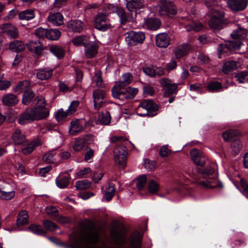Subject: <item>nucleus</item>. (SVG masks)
<instances>
[{
    "label": "nucleus",
    "mask_w": 248,
    "mask_h": 248,
    "mask_svg": "<svg viewBox=\"0 0 248 248\" xmlns=\"http://www.w3.org/2000/svg\"><path fill=\"white\" fill-rule=\"evenodd\" d=\"M84 141L82 139L77 138L74 142L73 148L76 152L80 151L84 147Z\"/></svg>",
    "instance_id": "49"
},
{
    "label": "nucleus",
    "mask_w": 248,
    "mask_h": 248,
    "mask_svg": "<svg viewBox=\"0 0 248 248\" xmlns=\"http://www.w3.org/2000/svg\"><path fill=\"white\" fill-rule=\"evenodd\" d=\"M79 101L77 100H74L71 103L70 106H69L67 109V110H68L71 115H72L76 112L77 108L79 106Z\"/></svg>",
    "instance_id": "60"
},
{
    "label": "nucleus",
    "mask_w": 248,
    "mask_h": 248,
    "mask_svg": "<svg viewBox=\"0 0 248 248\" xmlns=\"http://www.w3.org/2000/svg\"><path fill=\"white\" fill-rule=\"evenodd\" d=\"M237 67V62L235 61H231L226 62L222 67V71L227 74L230 72L235 70Z\"/></svg>",
    "instance_id": "36"
},
{
    "label": "nucleus",
    "mask_w": 248,
    "mask_h": 248,
    "mask_svg": "<svg viewBox=\"0 0 248 248\" xmlns=\"http://www.w3.org/2000/svg\"><path fill=\"white\" fill-rule=\"evenodd\" d=\"M12 139L15 144L20 145L24 143L26 139L24 134L21 133L20 130L16 129L12 135Z\"/></svg>",
    "instance_id": "23"
},
{
    "label": "nucleus",
    "mask_w": 248,
    "mask_h": 248,
    "mask_svg": "<svg viewBox=\"0 0 248 248\" xmlns=\"http://www.w3.org/2000/svg\"><path fill=\"white\" fill-rule=\"evenodd\" d=\"M156 44L160 47H166L170 44V38L166 33L158 34L156 36Z\"/></svg>",
    "instance_id": "21"
},
{
    "label": "nucleus",
    "mask_w": 248,
    "mask_h": 248,
    "mask_svg": "<svg viewBox=\"0 0 248 248\" xmlns=\"http://www.w3.org/2000/svg\"><path fill=\"white\" fill-rule=\"evenodd\" d=\"M248 76V71L245 70L240 72L236 75V78L240 83H243L245 78Z\"/></svg>",
    "instance_id": "64"
},
{
    "label": "nucleus",
    "mask_w": 248,
    "mask_h": 248,
    "mask_svg": "<svg viewBox=\"0 0 248 248\" xmlns=\"http://www.w3.org/2000/svg\"><path fill=\"white\" fill-rule=\"evenodd\" d=\"M211 17L209 21V25L211 28L214 30H221L225 25L224 17V12L219 11L218 9H215V12L213 11L210 13Z\"/></svg>",
    "instance_id": "8"
},
{
    "label": "nucleus",
    "mask_w": 248,
    "mask_h": 248,
    "mask_svg": "<svg viewBox=\"0 0 248 248\" xmlns=\"http://www.w3.org/2000/svg\"><path fill=\"white\" fill-rule=\"evenodd\" d=\"M122 89L112 88V96L123 102L133 99L138 92L137 88L128 87L124 91H120Z\"/></svg>",
    "instance_id": "7"
},
{
    "label": "nucleus",
    "mask_w": 248,
    "mask_h": 248,
    "mask_svg": "<svg viewBox=\"0 0 248 248\" xmlns=\"http://www.w3.org/2000/svg\"><path fill=\"white\" fill-rule=\"evenodd\" d=\"M47 30L43 28H39L35 31V34L39 38H46Z\"/></svg>",
    "instance_id": "62"
},
{
    "label": "nucleus",
    "mask_w": 248,
    "mask_h": 248,
    "mask_svg": "<svg viewBox=\"0 0 248 248\" xmlns=\"http://www.w3.org/2000/svg\"><path fill=\"white\" fill-rule=\"evenodd\" d=\"M159 186L158 184L154 180L149 181L148 185V191L151 194H155L158 191Z\"/></svg>",
    "instance_id": "47"
},
{
    "label": "nucleus",
    "mask_w": 248,
    "mask_h": 248,
    "mask_svg": "<svg viewBox=\"0 0 248 248\" xmlns=\"http://www.w3.org/2000/svg\"><path fill=\"white\" fill-rule=\"evenodd\" d=\"M161 25L159 19L157 18H149L145 20L144 26L147 29L152 30L158 29Z\"/></svg>",
    "instance_id": "28"
},
{
    "label": "nucleus",
    "mask_w": 248,
    "mask_h": 248,
    "mask_svg": "<svg viewBox=\"0 0 248 248\" xmlns=\"http://www.w3.org/2000/svg\"><path fill=\"white\" fill-rule=\"evenodd\" d=\"M127 153L126 147L123 145H117L113 150L114 161L121 168L125 166Z\"/></svg>",
    "instance_id": "9"
},
{
    "label": "nucleus",
    "mask_w": 248,
    "mask_h": 248,
    "mask_svg": "<svg viewBox=\"0 0 248 248\" xmlns=\"http://www.w3.org/2000/svg\"><path fill=\"white\" fill-rule=\"evenodd\" d=\"M125 229L123 225L112 230L109 240L102 238L101 228L90 225L77 236L70 240V248H110L108 241L118 246V248H140L141 237L138 232L132 234L126 241Z\"/></svg>",
    "instance_id": "1"
},
{
    "label": "nucleus",
    "mask_w": 248,
    "mask_h": 248,
    "mask_svg": "<svg viewBox=\"0 0 248 248\" xmlns=\"http://www.w3.org/2000/svg\"><path fill=\"white\" fill-rule=\"evenodd\" d=\"M239 134L237 130L229 129L223 132L222 136L225 140H228L232 137L238 136Z\"/></svg>",
    "instance_id": "46"
},
{
    "label": "nucleus",
    "mask_w": 248,
    "mask_h": 248,
    "mask_svg": "<svg viewBox=\"0 0 248 248\" xmlns=\"http://www.w3.org/2000/svg\"><path fill=\"white\" fill-rule=\"evenodd\" d=\"M69 179L67 177H64L62 178L58 177L56 179V183L58 187L61 188H64L67 186Z\"/></svg>",
    "instance_id": "51"
},
{
    "label": "nucleus",
    "mask_w": 248,
    "mask_h": 248,
    "mask_svg": "<svg viewBox=\"0 0 248 248\" xmlns=\"http://www.w3.org/2000/svg\"><path fill=\"white\" fill-rule=\"evenodd\" d=\"M246 34L247 31L241 28H239L236 30L234 31L231 35L232 38L236 40L230 41L225 44H219L217 48L218 58L220 59L224 54L239 48L241 44L240 40L245 38Z\"/></svg>",
    "instance_id": "2"
},
{
    "label": "nucleus",
    "mask_w": 248,
    "mask_h": 248,
    "mask_svg": "<svg viewBox=\"0 0 248 248\" xmlns=\"http://www.w3.org/2000/svg\"><path fill=\"white\" fill-rule=\"evenodd\" d=\"M2 32L6 33L13 38H16L18 36V31L14 25L9 23L2 24L0 26Z\"/></svg>",
    "instance_id": "16"
},
{
    "label": "nucleus",
    "mask_w": 248,
    "mask_h": 248,
    "mask_svg": "<svg viewBox=\"0 0 248 248\" xmlns=\"http://www.w3.org/2000/svg\"><path fill=\"white\" fill-rule=\"evenodd\" d=\"M126 0V7L127 9L132 12L136 8L140 9L143 6L142 3L141 2L140 0Z\"/></svg>",
    "instance_id": "31"
},
{
    "label": "nucleus",
    "mask_w": 248,
    "mask_h": 248,
    "mask_svg": "<svg viewBox=\"0 0 248 248\" xmlns=\"http://www.w3.org/2000/svg\"><path fill=\"white\" fill-rule=\"evenodd\" d=\"M34 96V94L31 90H28L25 91L22 96V103L27 105L31 101Z\"/></svg>",
    "instance_id": "41"
},
{
    "label": "nucleus",
    "mask_w": 248,
    "mask_h": 248,
    "mask_svg": "<svg viewBox=\"0 0 248 248\" xmlns=\"http://www.w3.org/2000/svg\"><path fill=\"white\" fill-rule=\"evenodd\" d=\"M53 70L50 68L40 69L37 70V77L40 80H46L51 77Z\"/></svg>",
    "instance_id": "29"
},
{
    "label": "nucleus",
    "mask_w": 248,
    "mask_h": 248,
    "mask_svg": "<svg viewBox=\"0 0 248 248\" xmlns=\"http://www.w3.org/2000/svg\"><path fill=\"white\" fill-rule=\"evenodd\" d=\"M147 181V176L142 175L137 178L136 186L139 190H141L144 186Z\"/></svg>",
    "instance_id": "55"
},
{
    "label": "nucleus",
    "mask_w": 248,
    "mask_h": 248,
    "mask_svg": "<svg viewBox=\"0 0 248 248\" xmlns=\"http://www.w3.org/2000/svg\"><path fill=\"white\" fill-rule=\"evenodd\" d=\"M222 88L221 83L217 81L210 82L207 85V89L209 91L218 92Z\"/></svg>",
    "instance_id": "52"
},
{
    "label": "nucleus",
    "mask_w": 248,
    "mask_h": 248,
    "mask_svg": "<svg viewBox=\"0 0 248 248\" xmlns=\"http://www.w3.org/2000/svg\"><path fill=\"white\" fill-rule=\"evenodd\" d=\"M27 46L30 51L37 54H39L41 52L43 47L41 43L38 41L30 42Z\"/></svg>",
    "instance_id": "30"
},
{
    "label": "nucleus",
    "mask_w": 248,
    "mask_h": 248,
    "mask_svg": "<svg viewBox=\"0 0 248 248\" xmlns=\"http://www.w3.org/2000/svg\"><path fill=\"white\" fill-rule=\"evenodd\" d=\"M84 129L82 124L79 120L72 121L69 129V133L71 135H76Z\"/></svg>",
    "instance_id": "22"
},
{
    "label": "nucleus",
    "mask_w": 248,
    "mask_h": 248,
    "mask_svg": "<svg viewBox=\"0 0 248 248\" xmlns=\"http://www.w3.org/2000/svg\"><path fill=\"white\" fill-rule=\"evenodd\" d=\"M91 173V170L90 168H85L83 170H80L76 173L77 178H80L86 177L90 175Z\"/></svg>",
    "instance_id": "58"
},
{
    "label": "nucleus",
    "mask_w": 248,
    "mask_h": 248,
    "mask_svg": "<svg viewBox=\"0 0 248 248\" xmlns=\"http://www.w3.org/2000/svg\"><path fill=\"white\" fill-rule=\"evenodd\" d=\"M231 149L232 152L235 155L238 154L242 147L241 141L239 139L234 140L231 143Z\"/></svg>",
    "instance_id": "43"
},
{
    "label": "nucleus",
    "mask_w": 248,
    "mask_h": 248,
    "mask_svg": "<svg viewBox=\"0 0 248 248\" xmlns=\"http://www.w3.org/2000/svg\"><path fill=\"white\" fill-rule=\"evenodd\" d=\"M98 121L102 124L108 125L110 123L111 116L109 112L101 113L98 115Z\"/></svg>",
    "instance_id": "38"
},
{
    "label": "nucleus",
    "mask_w": 248,
    "mask_h": 248,
    "mask_svg": "<svg viewBox=\"0 0 248 248\" xmlns=\"http://www.w3.org/2000/svg\"><path fill=\"white\" fill-rule=\"evenodd\" d=\"M160 83L165 90V95H169L174 93L177 88L176 83H172V81L167 78H162L160 80Z\"/></svg>",
    "instance_id": "14"
},
{
    "label": "nucleus",
    "mask_w": 248,
    "mask_h": 248,
    "mask_svg": "<svg viewBox=\"0 0 248 248\" xmlns=\"http://www.w3.org/2000/svg\"><path fill=\"white\" fill-rule=\"evenodd\" d=\"M70 115H71L67 109L64 110L62 108H61L57 111L55 115V118L57 121L60 122Z\"/></svg>",
    "instance_id": "44"
},
{
    "label": "nucleus",
    "mask_w": 248,
    "mask_h": 248,
    "mask_svg": "<svg viewBox=\"0 0 248 248\" xmlns=\"http://www.w3.org/2000/svg\"><path fill=\"white\" fill-rule=\"evenodd\" d=\"M30 85V82L28 80L20 81L16 86L15 91L21 93L24 90H26Z\"/></svg>",
    "instance_id": "50"
},
{
    "label": "nucleus",
    "mask_w": 248,
    "mask_h": 248,
    "mask_svg": "<svg viewBox=\"0 0 248 248\" xmlns=\"http://www.w3.org/2000/svg\"><path fill=\"white\" fill-rule=\"evenodd\" d=\"M216 165L212 164L211 165L207 166L204 169H202L199 170V172L205 179L203 181H201L200 184L205 188H213L218 187H222V184L219 182L216 177L212 176L214 173L215 167Z\"/></svg>",
    "instance_id": "3"
},
{
    "label": "nucleus",
    "mask_w": 248,
    "mask_h": 248,
    "mask_svg": "<svg viewBox=\"0 0 248 248\" xmlns=\"http://www.w3.org/2000/svg\"><path fill=\"white\" fill-rule=\"evenodd\" d=\"M0 191L16 192L15 186L6 182H2L0 185Z\"/></svg>",
    "instance_id": "54"
},
{
    "label": "nucleus",
    "mask_w": 248,
    "mask_h": 248,
    "mask_svg": "<svg viewBox=\"0 0 248 248\" xmlns=\"http://www.w3.org/2000/svg\"><path fill=\"white\" fill-rule=\"evenodd\" d=\"M61 32L56 29L47 30L46 38L52 40H58L61 36Z\"/></svg>",
    "instance_id": "42"
},
{
    "label": "nucleus",
    "mask_w": 248,
    "mask_h": 248,
    "mask_svg": "<svg viewBox=\"0 0 248 248\" xmlns=\"http://www.w3.org/2000/svg\"><path fill=\"white\" fill-rule=\"evenodd\" d=\"M42 141L40 140H37L36 141H33L31 144H30L28 147L24 148L22 150V152L25 155H28L31 153L34 150L35 147H37L40 145H41Z\"/></svg>",
    "instance_id": "39"
},
{
    "label": "nucleus",
    "mask_w": 248,
    "mask_h": 248,
    "mask_svg": "<svg viewBox=\"0 0 248 248\" xmlns=\"http://www.w3.org/2000/svg\"><path fill=\"white\" fill-rule=\"evenodd\" d=\"M16 195V192L0 191V199L5 200H10L13 199Z\"/></svg>",
    "instance_id": "57"
},
{
    "label": "nucleus",
    "mask_w": 248,
    "mask_h": 248,
    "mask_svg": "<svg viewBox=\"0 0 248 248\" xmlns=\"http://www.w3.org/2000/svg\"><path fill=\"white\" fill-rule=\"evenodd\" d=\"M45 227L48 230L54 231L57 228V225L53 222L46 220L44 222Z\"/></svg>",
    "instance_id": "63"
},
{
    "label": "nucleus",
    "mask_w": 248,
    "mask_h": 248,
    "mask_svg": "<svg viewBox=\"0 0 248 248\" xmlns=\"http://www.w3.org/2000/svg\"><path fill=\"white\" fill-rule=\"evenodd\" d=\"M48 20L53 24L56 26H60L63 24V16L59 13L50 14L48 17Z\"/></svg>",
    "instance_id": "26"
},
{
    "label": "nucleus",
    "mask_w": 248,
    "mask_h": 248,
    "mask_svg": "<svg viewBox=\"0 0 248 248\" xmlns=\"http://www.w3.org/2000/svg\"><path fill=\"white\" fill-rule=\"evenodd\" d=\"M154 12L157 16L174 15L176 14V8L173 3L169 0H161L160 5L154 8Z\"/></svg>",
    "instance_id": "5"
},
{
    "label": "nucleus",
    "mask_w": 248,
    "mask_h": 248,
    "mask_svg": "<svg viewBox=\"0 0 248 248\" xmlns=\"http://www.w3.org/2000/svg\"><path fill=\"white\" fill-rule=\"evenodd\" d=\"M132 79V76L130 74H124L121 77L120 80L116 82L115 85L112 88L123 89L130 83Z\"/></svg>",
    "instance_id": "18"
},
{
    "label": "nucleus",
    "mask_w": 248,
    "mask_h": 248,
    "mask_svg": "<svg viewBox=\"0 0 248 248\" xmlns=\"http://www.w3.org/2000/svg\"><path fill=\"white\" fill-rule=\"evenodd\" d=\"M86 151L84 155V160L86 161L91 162V159L94 155V151L89 146L86 147Z\"/></svg>",
    "instance_id": "59"
},
{
    "label": "nucleus",
    "mask_w": 248,
    "mask_h": 248,
    "mask_svg": "<svg viewBox=\"0 0 248 248\" xmlns=\"http://www.w3.org/2000/svg\"><path fill=\"white\" fill-rule=\"evenodd\" d=\"M158 106L151 100H145L141 102L137 108L138 114L143 116L145 115L154 116L155 112L158 110Z\"/></svg>",
    "instance_id": "6"
},
{
    "label": "nucleus",
    "mask_w": 248,
    "mask_h": 248,
    "mask_svg": "<svg viewBox=\"0 0 248 248\" xmlns=\"http://www.w3.org/2000/svg\"><path fill=\"white\" fill-rule=\"evenodd\" d=\"M36 106L31 108L34 121L46 118L49 114L48 109L46 107V103L43 97H38Z\"/></svg>",
    "instance_id": "4"
},
{
    "label": "nucleus",
    "mask_w": 248,
    "mask_h": 248,
    "mask_svg": "<svg viewBox=\"0 0 248 248\" xmlns=\"http://www.w3.org/2000/svg\"><path fill=\"white\" fill-rule=\"evenodd\" d=\"M89 37L86 36H78L72 40L73 44L76 46H86L89 43Z\"/></svg>",
    "instance_id": "35"
},
{
    "label": "nucleus",
    "mask_w": 248,
    "mask_h": 248,
    "mask_svg": "<svg viewBox=\"0 0 248 248\" xmlns=\"http://www.w3.org/2000/svg\"><path fill=\"white\" fill-rule=\"evenodd\" d=\"M28 229L32 233L38 235H44L46 233L45 231L42 229L41 226L36 224L30 225Z\"/></svg>",
    "instance_id": "45"
},
{
    "label": "nucleus",
    "mask_w": 248,
    "mask_h": 248,
    "mask_svg": "<svg viewBox=\"0 0 248 248\" xmlns=\"http://www.w3.org/2000/svg\"><path fill=\"white\" fill-rule=\"evenodd\" d=\"M120 18V21L122 24H125L127 21L132 20V18L127 16L124 9L121 8H118L116 12Z\"/></svg>",
    "instance_id": "37"
},
{
    "label": "nucleus",
    "mask_w": 248,
    "mask_h": 248,
    "mask_svg": "<svg viewBox=\"0 0 248 248\" xmlns=\"http://www.w3.org/2000/svg\"><path fill=\"white\" fill-rule=\"evenodd\" d=\"M127 34L125 40L131 45H135L137 43L142 44L145 38L144 33L142 32L130 31L127 32Z\"/></svg>",
    "instance_id": "11"
},
{
    "label": "nucleus",
    "mask_w": 248,
    "mask_h": 248,
    "mask_svg": "<svg viewBox=\"0 0 248 248\" xmlns=\"http://www.w3.org/2000/svg\"><path fill=\"white\" fill-rule=\"evenodd\" d=\"M204 2L210 13L213 11L215 12V9H218L217 7V2L216 0H204Z\"/></svg>",
    "instance_id": "53"
},
{
    "label": "nucleus",
    "mask_w": 248,
    "mask_h": 248,
    "mask_svg": "<svg viewBox=\"0 0 248 248\" xmlns=\"http://www.w3.org/2000/svg\"><path fill=\"white\" fill-rule=\"evenodd\" d=\"M92 82L93 84H95L97 87L102 88L104 87L105 84L103 81L100 71H98L95 73L94 77L93 78Z\"/></svg>",
    "instance_id": "40"
},
{
    "label": "nucleus",
    "mask_w": 248,
    "mask_h": 248,
    "mask_svg": "<svg viewBox=\"0 0 248 248\" xmlns=\"http://www.w3.org/2000/svg\"><path fill=\"white\" fill-rule=\"evenodd\" d=\"M107 94L102 90H96L93 93V97L94 101V108L98 110L105 103Z\"/></svg>",
    "instance_id": "12"
},
{
    "label": "nucleus",
    "mask_w": 248,
    "mask_h": 248,
    "mask_svg": "<svg viewBox=\"0 0 248 248\" xmlns=\"http://www.w3.org/2000/svg\"><path fill=\"white\" fill-rule=\"evenodd\" d=\"M91 183L87 180H82L76 182V187L78 189L84 190L89 188Z\"/></svg>",
    "instance_id": "48"
},
{
    "label": "nucleus",
    "mask_w": 248,
    "mask_h": 248,
    "mask_svg": "<svg viewBox=\"0 0 248 248\" xmlns=\"http://www.w3.org/2000/svg\"><path fill=\"white\" fill-rule=\"evenodd\" d=\"M50 51L58 58L62 59L64 56V50L63 47L57 45H53L50 47Z\"/></svg>",
    "instance_id": "34"
},
{
    "label": "nucleus",
    "mask_w": 248,
    "mask_h": 248,
    "mask_svg": "<svg viewBox=\"0 0 248 248\" xmlns=\"http://www.w3.org/2000/svg\"><path fill=\"white\" fill-rule=\"evenodd\" d=\"M29 215L26 210L21 211L16 219V225L18 227L23 226L28 224Z\"/></svg>",
    "instance_id": "27"
},
{
    "label": "nucleus",
    "mask_w": 248,
    "mask_h": 248,
    "mask_svg": "<svg viewBox=\"0 0 248 248\" xmlns=\"http://www.w3.org/2000/svg\"><path fill=\"white\" fill-rule=\"evenodd\" d=\"M95 28L101 31H105L112 26L107 16L103 13L97 15L94 19Z\"/></svg>",
    "instance_id": "10"
},
{
    "label": "nucleus",
    "mask_w": 248,
    "mask_h": 248,
    "mask_svg": "<svg viewBox=\"0 0 248 248\" xmlns=\"http://www.w3.org/2000/svg\"><path fill=\"white\" fill-rule=\"evenodd\" d=\"M203 28L202 25L199 22L193 23L186 27L187 31L194 30L198 31L201 30Z\"/></svg>",
    "instance_id": "61"
},
{
    "label": "nucleus",
    "mask_w": 248,
    "mask_h": 248,
    "mask_svg": "<svg viewBox=\"0 0 248 248\" xmlns=\"http://www.w3.org/2000/svg\"><path fill=\"white\" fill-rule=\"evenodd\" d=\"M229 7L234 11H242L246 9L248 5L247 0H228Z\"/></svg>",
    "instance_id": "15"
},
{
    "label": "nucleus",
    "mask_w": 248,
    "mask_h": 248,
    "mask_svg": "<svg viewBox=\"0 0 248 248\" xmlns=\"http://www.w3.org/2000/svg\"><path fill=\"white\" fill-rule=\"evenodd\" d=\"M34 17V12L31 9L25 10L18 14L19 19L22 20H29L33 19Z\"/></svg>",
    "instance_id": "32"
},
{
    "label": "nucleus",
    "mask_w": 248,
    "mask_h": 248,
    "mask_svg": "<svg viewBox=\"0 0 248 248\" xmlns=\"http://www.w3.org/2000/svg\"><path fill=\"white\" fill-rule=\"evenodd\" d=\"M9 49L13 52H19L25 48V44L20 40H15L9 44Z\"/></svg>",
    "instance_id": "25"
},
{
    "label": "nucleus",
    "mask_w": 248,
    "mask_h": 248,
    "mask_svg": "<svg viewBox=\"0 0 248 248\" xmlns=\"http://www.w3.org/2000/svg\"><path fill=\"white\" fill-rule=\"evenodd\" d=\"M116 189L114 185L112 183L108 184L104 193V198L108 202L110 201L115 193Z\"/></svg>",
    "instance_id": "33"
},
{
    "label": "nucleus",
    "mask_w": 248,
    "mask_h": 248,
    "mask_svg": "<svg viewBox=\"0 0 248 248\" xmlns=\"http://www.w3.org/2000/svg\"><path fill=\"white\" fill-rule=\"evenodd\" d=\"M192 50V47L187 43H183L179 45L174 51L175 57L179 59L187 55Z\"/></svg>",
    "instance_id": "13"
},
{
    "label": "nucleus",
    "mask_w": 248,
    "mask_h": 248,
    "mask_svg": "<svg viewBox=\"0 0 248 248\" xmlns=\"http://www.w3.org/2000/svg\"><path fill=\"white\" fill-rule=\"evenodd\" d=\"M2 103L5 106H13L18 102V100L16 95L13 94H7L4 95L2 97Z\"/></svg>",
    "instance_id": "24"
},
{
    "label": "nucleus",
    "mask_w": 248,
    "mask_h": 248,
    "mask_svg": "<svg viewBox=\"0 0 248 248\" xmlns=\"http://www.w3.org/2000/svg\"><path fill=\"white\" fill-rule=\"evenodd\" d=\"M55 155L56 152L55 151L48 152L43 156V159L47 163H52L55 159L53 157Z\"/></svg>",
    "instance_id": "56"
},
{
    "label": "nucleus",
    "mask_w": 248,
    "mask_h": 248,
    "mask_svg": "<svg viewBox=\"0 0 248 248\" xmlns=\"http://www.w3.org/2000/svg\"><path fill=\"white\" fill-rule=\"evenodd\" d=\"M85 47V54L88 58L94 57L97 53L98 46L94 42H91L90 40L88 45H86Z\"/></svg>",
    "instance_id": "17"
},
{
    "label": "nucleus",
    "mask_w": 248,
    "mask_h": 248,
    "mask_svg": "<svg viewBox=\"0 0 248 248\" xmlns=\"http://www.w3.org/2000/svg\"><path fill=\"white\" fill-rule=\"evenodd\" d=\"M34 121L31 109H27L23 112L18 118V123L25 124Z\"/></svg>",
    "instance_id": "19"
},
{
    "label": "nucleus",
    "mask_w": 248,
    "mask_h": 248,
    "mask_svg": "<svg viewBox=\"0 0 248 248\" xmlns=\"http://www.w3.org/2000/svg\"><path fill=\"white\" fill-rule=\"evenodd\" d=\"M67 27L69 31L80 32L83 29V24L79 20H71L67 23Z\"/></svg>",
    "instance_id": "20"
}]
</instances>
